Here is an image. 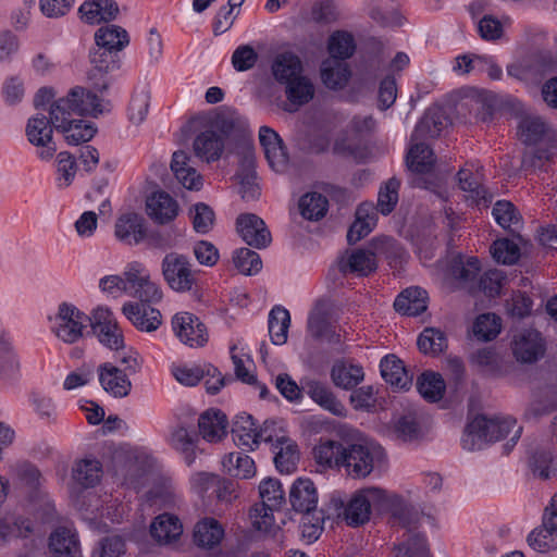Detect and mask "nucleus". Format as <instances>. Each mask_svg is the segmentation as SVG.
Instances as JSON below:
<instances>
[{
    "mask_svg": "<svg viewBox=\"0 0 557 557\" xmlns=\"http://www.w3.org/2000/svg\"><path fill=\"white\" fill-rule=\"evenodd\" d=\"M373 508L389 512L404 528H413L418 520V512L400 495L377 486L356 491L345 506L344 520L354 528L363 525Z\"/></svg>",
    "mask_w": 557,
    "mask_h": 557,
    "instance_id": "obj_1",
    "label": "nucleus"
},
{
    "mask_svg": "<svg viewBox=\"0 0 557 557\" xmlns=\"http://www.w3.org/2000/svg\"><path fill=\"white\" fill-rule=\"evenodd\" d=\"M512 431L511 446L517 443L522 432V428L517 426L513 418L476 416L467 424L461 437V445L469 451L480 450L487 443L500 441Z\"/></svg>",
    "mask_w": 557,
    "mask_h": 557,
    "instance_id": "obj_2",
    "label": "nucleus"
},
{
    "mask_svg": "<svg viewBox=\"0 0 557 557\" xmlns=\"http://www.w3.org/2000/svg\"><path fill=\"white\" fill-rule=\"evenodd\" d=\"M51 124L57 131H61L75 120L74 115L90 114L97 116L102 113L100 99L97 95L85 90L83 87L71 89L66 97L60 98L50 106Z\"/></svg>",
    "mask_w": 557,
    "mask_h": 557,
    "instance_id": "obj_3",
    "label": "nucleus"
},
{
    "mask_svg": "<svg viewBox=\"0 0 557 557\" xmlns=\"http://www.w3.org/2000/svg\"><path fill=\"white\" fill-rule=\"evenodd\" d=\"M397 249L396 242L389 237L374 238L369 249H356L346 251L338 259V270L343 274L352 273L358 276H367L376 270V257H389V250Z\"/></svg>",
    "mask_w": 557,
    "mask_h": 557,
    "instance_id": "obj_4",
    "label": "nucleus"
},
{
    "mask_svg": "<svg viewBox=\"0 0 557 557\" xmlns=\"http://www.w3.org/2000/svg\"><path fill=\"white\" fill-rule=\"evenodd\" d=\"M385 458L383 447L369 438H360L345 448L343 466L354 479L367 478Z\"/></svg>",
    "mask_w": 557,
    "mask_h": 557,
    "instance_id": "obj_5",
    "label": "nucleus"
},
{
    "mask_svg": "<svg viewBox=\"0 0 557 557\" xmlns=\"http://www.w3.org/2000/svg\"><path fill=\"white\" fill-rule=\"evenodd\" d=\"M125 294L138 298L141 302H158L163 293L158 283L151 280L147 267L139 262H129L123 272Z\"/></svg>",
    "mask_w": 557,
    "mask_h": 557,
    "instance_id": "obj_6",
    "label": "nucleus"
},
{
    "mask_svg": "<svg viewBox=\"0 0 557 557\" xmlns=\"http://www.w3.org/2000/svg\"><path fill=\"white\" fill-rule=\"evenodd\" d=\"M161 272L169 287L177 293L190 292L197 284V271L183 253H166L161 261Z\"/></svg>",
    "mask_w": 557,
    "mask_h": 557,
    "instance_id": "obj_7",
    "label": "nucleus"
},
{
    "mask_svg": "<svg viewBox=\"0 0 557 557\" xmlns=\"http://www.w3.org/2000/svg\"><path fill=\"white\" fill-rule=\"evenodd\" d=\"M89 322L90 315L85 314L71 304L63 302L58 308L53 332L64 343L73 344L83 337V332Z\"/></svg>",
    "mask_w": 557,
    "mask_h": 557,
    "instance_id": "obj_8",
    "label": "nucleus"
},
{
    "mask_svg": "<svg viewBox=\"0 0 557 557\" xmlns=\"http://www.w3.org/2000/svg\"><path fill=\"white\" fill-rule=\"evenodd\" d=\"M517 134L525 145L545 144L550 148H557L556 131L536 114L521 116Z\"/></svg>",
    "mask_w": 557,
    "mask_h": 557,
    "instance_id": "obj_9",
    "label": "nucleus"
},
{
    "mask_svg": "<svg viewBox=\"0 0 557 557\" xmlns=\"http://www.w3.org/2000/svg\"><path fill=\"white\" fill-rule=\"evenodd\" d=\"M92 333L99 342L110 349H120L123 347L124 339L122 331L115 321L113 313L106 307L96 308L89 322Z\"/></svg>",
    "mask_w": 557,
    "mask_h": 557,
    "instance_id": "obj_10",
    "label": "nucleus"
},
{
    "mask_svg": "<svg viewBox=\"0 0 557 557\" xmlns=\"http://www.w3.org/2000/svg\"><path fill=\"white\" fill-rule=\"evenodd\" d=\"M145 210L154 224L168 225L177 218L180 205L170 194L157 189L146 196Z\"/></svg>",
    "mask_w": 557,
    "mask_h": 557,
    "instance_id": "obj_11",
    "label": "nucleus"
},
{
    "mask_svg": "<svg viewBox=\"0 0 557 557\" xmlns=\"http://www.w3.org/2000/svg\"><path fill=\"white\" fill-rule=\"evenodd\" d=\"M236 231L240 238L256 249L267 248L272 236L265 222L255 213H242L236 218Z\"/></svg>",
    "mask_w": 557,
    "mask_h": 557,
    "instance_id": "obj_12",
    "label": "nucleus"
},
{
    "mask_svg": "<svg viewBox=\"0 0 557 557\" xmlns=\"http://www.w3.org/2000/svg\"><path fill=\"white\" fill-rule=\"evenodd\" d=\"M172 329L180 341L190 347L203 346L208 341L206 325L189 312L176 313L172 319Z\"/></svg>",
    "mask_w": 557,
    "mask_h": 557,
    "instance_id": "obj_13",
    "label": "nucleus"
},
{
    "mask_svg": "<svg viewBox=\"0 0 557 557\" xmlns=\"http://www.w3.org/2000/svg\"><path fill=\"white\" fill-rule=\"evenodd\" d=\"M411 146L406 157L408 170L414 174H449L451 169H447L442 163H436L432 149L420 140L411 141Z\"/></svg>",
    "mask_w": 557,
    "mask_h": 557,
    "instance_id": "obj_14",
    "label": "nucleus"
},
{
    "mask_svg": "<svg viewBox=\"0 0 557 557\" xmlns=\"http://www.w3.org/2000/svg\"><path fill=\"white\" fill-rule=\"evenodd\" d=\"M258 138L270 168L283 172L288 163V153L281 136L270 126L263 125L259 128Z\"/></svg>",
    "mask_w": 557,
    "mask_h": 557,
    "instance_id": "obj_15",
    "label": "nucleus"
},
{
    "mask_svg": "<svg viewBox=\"0 0 557 557\" xmlns=\"http://www.w3.org/2000/svg\"><path fill=\"white\" fill-rule=\"evenodd\" d=\"M115 238L128 246H137L147 237L145 218L137 212H125L114 223Z\"/></svg>",
    "mask_w": 557,
    "mask_h": 557,
    "instance_id": "obj_16",
    "label": "nucleus"
},
{
    "mask_svg": "<svg viewBox=\"0 0 557 557\" xmlns=\"http://www.w3.org/2000/svg\"><path fill=\"white\" fill-rule=\"evenodd\" d=\"M116 53L112 50L96 46L90 51V69L88 70V79L92 86L103 91L108 88L109 82L107 74L117 66Z\"/></svg>",
    "mask_w": 557,
    "mask_h": 557,
    "instance_id": "obj_17",
    "label": "nucleus"
},
{
    "mask_svg": "<svg viewBox=\"0 0 557 557\" xmlns=\"http://www.w3.org/2000/svg\"><path fill=\"white\" fill-rule=\"evenodd\" d=\"M53 127L51 120L44 114H37L27 122L26 136L32 145L42 148L39 152L41 159L51 158L57 150L52 140Z\"/></svg>",
    "mask_w": 557,
    "mask_h": 557,
    "instance_id": "obj_18",
    "label": "nucleus"
},
{
    "mask_svg": "<svg viewBox=\"0 0 557 557\" xmlns=\"http://www.w3.org/2000/svg\"><path fill=\"white\" fill-rule=\"evenodd\" d=\"M545 342L533 329L523 330L515 336L512 350L518 361L533 363L545 354Z\"/></svg>",
    "mask_w": 557,
    "mask_h": 557,
    "instance_id": "obj_19",
    "label": "nucleus"
},
{
    "mask_svg": "<svg viewBox=\"0 0 557 557\" xmlns=\"http://www.w3.org/2000/svg\"><path fill=\"white\" fill-rule=\"evenodd\" d=\"M145 304L126 302L122 312L137 330L153 332L162 324V315L158 309Z\"/></svg>",
    "mask_w": 557,
    "mask_h": 557,
    "instance_id": "obj_20",
    "label": "nucleus"
},
{
    "mask_svg": "<svg viewBox=\"0 0 557 557\" xmlns=\"http://www.w3.org/2000/svg\"><path fill=\"white\" fill-rule=\"evenodd\" d=\"M377 210L371 201L361 202L355 212V220L347 232V240L356 244L368 236L376 226Z\"/></svg>",
    "mask_w": 557,
    "mask_h": 557,
    "instance_id": "obj_21",
    "label": "nucleus"
},
{
    "mask_svg": "<svg viewBox=\"0 0 557 557\" xmlns=\"http://www.w3.org/2000/svg\"><path fill=\"white\" fill-rule=\"evenodd\" d=\"M98 376L102 388L115 398L126 397L132 389V383L127 374L112 363L100 364Z\"/></svg>",
    "mask_w": 557,
    "mask_h": 557,
    "instance_id": "obj_22",
    "label": "nucleus"
},
{
    "mask_svg": "<svg viewBox=\"0 0 557 557\" xmlns=\"http://www.w3.org/2000/svg\"><path fill=\"white\" fill-rule=\"evenodd\" d=\"M193 149L201 164L215 162L224 151V138L211 129L201 132L194 139Z\"/></svg>",
    "mask_w": 557,
    "mask_h": 557,
    "instance_id": "obj_23",
    "label": "nucleus"
},
{
    "mask_svg": "<svg viewBox=\"0 0 557 557\" xmlns=\"http://www.w3.org/2000/svg\"><path fill=\"white\" fill-rule=\"evenodd\" d=\"M302 71L304 66L300 58L290 50L277 52L272 59V75L282 85L301 75Z\"/></svg>",
    "mask_w": 557,
    "mask_h": 557,
    "instance_id": "obj_24",
    "label": "nucleus"
},
{
    "mask_svg": "<svg viewBox=\"0 0 557 557\" xmlns=\"http://www.w3.org/2000/svg\"><path fill=\"white\" fill-rule=\"evenodd\" d=\"M81 18L91 25L116 18L119 5L114 0H87L78 9Z\"/></svg>",
    "mask_w": 557,
    "mask_h": 557,
    "instance_id": "obj_25",
    "label": "nucleus"
},
{
    "mask_svg": "<svg viewBox=\"0 0 557 557\" xmlns=\"http://www.w3.org/2000/svg\"><path fill=\"white\" fill-rule=\"evenodd\" d=\"M289 502L293 509L300 513H309L317 508L318 493L309 479H298L292 485Z\"/></svg>",
    "mask_w": 557,
    "mask_h": 557,
    "instance_id": "obj_26",
    "label": "nucleus"
},
{
    "mask_svg": "<svg viewBox=\"0 0 557 557\" xmlns=\"http://www.w3.org/2000/svg\"><path fill=\"white\" fill-rule=\"evenodd\" d=\"M306 394L324 410L334 416L342 417L346 413V408L339 401L332 391L323 383L314 380L307 381L302 385Z\"/></svg>",
    "mask_w": 557,
    "mask_h": 557,
    "instance_id": "obj_27",
    "label": "nucleus"
},
{
    "mask_svg": "<svg viewBox=\"0 0 557 557\" xmlns=\"http://www.w3.org/2000/svg\"><path fill=\"white\" fill-rule=\"evenodd\" d=\"M199 434L210 443L220 442L226 435L227 419L220 410L205 411L198 420Z\"/></svg>",
    "mask_w": 557,
    "mask_h": 557,
    "instance_id": "obj_28",
    "label": "nucleus"
},
{
    "mask_svg": "<svg viewBox=\"0 0 557 557\" xmlns=\"http://www.w3.org/2000/svg\"><path fill=\"white\" fill-rule=\"evenodd\" d=\"M381 375L386 383L391 384L397 389H408L412 383V375H410L403 361L395 355L385 356L380 363Z\"/></svg>",
    "mask_w": 557,
    "mask_h": 557,
    "instance_id": "obj_29",
    "label": "nucleus"
},
{
    "mask_svg": "<svg viewBox=\"0 0 557 557\" xmlns=\"http://www.w3.org/2000/svg\"><path fill=\"white\" fill-rule=\"evenodd\" d=\"M345 448L341 442L321 440L313 448V459L322 469L342 467Z\"/></svg>",
    "mask_w": 557,
    "mask_h": 557,
    "instance_id": "obj_30",
    "label": "nucleus"
},
{
    "mask_svg": "<svg viewBox=\"0 0 557 557\" xmlns=\"http://www.w3.org/2000/svg\"><path fill=\"white\" fill-rule=\"evenodd\" d=\"M428 293L420 287H409L401 292L394 301L397 312L416 317L426 310Z\"/></svg>",
    "mask_w": 557,
    "mask_h": 557,
    "instance_id": "obj_31",
    "label": "nucleus"
},
{
    "mask_svg": "<svg viewBox=\"0 0 557 557\" xmlns=\"http://www.w3.org/2000/svg\"><path fill=\"white\" fill-rule=\"evenodd\" d=\"M151 536L160 544H170L183 533V525L176 516L159 515L150 525Z\"/></svg>",
    "mask_w": 557,
    "mask_h": 557,
    "instance_id": "obj_32",
    "label": "nucleus"
},
{
    "mask_svg": "<svg viewBox=\"0 0 557 557\" xmlns=\"http://www.w3.org/2000/svg\"><path fill=\"white\" fill-rule=\"evenodd\" d=\"M223 537L224 529L214 518H203L195 524L194 541L199 547L214 548Z\"/></svg>",
    "mask_w": 557,
    "mask_h": 557,
    "instance_id": "obj_33",
    "label": "nucleus"
},
{
    "mask_svg": "<svg viewBox=\"0 0 557 557\" xmlns=\"http://www.w3.org/2000/svg\"><path fill=\"white\" fill-rule=\"evenodd\" d=\"M350 74L349 66L343 61L329 58L321 64V79L330 89H343L347 85Z\"/></svg>",
    "mask_w": 557,
    "mask_h": 557,
    "instance_id": "obj_34",
    "label": "nucleus"
},
{
    "mask_svg": "<svg viewBox=\"0 0 557 557\" xmlns=\"http://www.w3.org/2000/svg\"><path fill=\"white\" fill-rule=\"evenodd\" d=\"M284 85L286 98L289 101V104L294 107L293 109H288V111H295L313 99L314 86L311 79L304 74L293 78Z\"/></svg>",
    "mask_w": 557,
    "mask_h": 557,
    "instance_id": "obj_35",
    "label": "nucleus"
},
{
    "mask_svg": "<svg viewBox=\"0 0 557 557\" xmlns=\"http://www.w3.org/2000/svg\"><path fill=\"white\" fill-rule=\"evenodd\" d=\"M299 460L297 445L289 438L282 435L274 444V462L281 473H290L296 469Z\"/></svg>",
    "mask_w": 557,
    "mask_h": 557,
    "instance_id": "obj_36",
    "label": "nucleus"
},
{
    "mask_svg": "<svg viewBox=\"0 0 557 557\" xmlns=\"http://www.w3.org/2000/svg\"><path fill=\"white\" fill-rule=\"evenodd\" d=\"M95 41L96 46L119 52L128 45L129 37L123 27L108 24L97 29Z\"/></svg>",
    "mask_w": 557,
    "mask_h": 557,
    "instance_id": "obj_37",
    "label": "nucleus"
},
{
    "mask_svg": "<svg viewBox=\"0 0 557 557\" xmlns=\"http://www.w3.org/2000/svg\"><path fill=\"white\" fill-rule=\"evenodd\" d=\"M50 549L57 557H76L79 554V543L74 531L59 528L50 536Z\"/></svg>",
    "mask_w": 557,
    "mask_h": 557,
    "instance_id": "obj_38",
    "label": "nucleus"
},
{
    "mask_svg": "<svg viewBox=\"0 0 557 557\" xmlns=\"http://www.w3.org/2000/svg\"><path fill=\"white\" fill-rule=\"evenodd\" d=\"M232 434L234 442L243 447L253 449L258 446V428L250 414L237 416Z\"/></svg>",
    "mask_w": 557,
    "mask_h": 557,
    "instance_id": "obj_39",
    "label": "nucleus"
},
{
    "mask_svg": "<svg viewBox=\"0 0 557 557\" xmlns=\"http://www.w3.org/2000/svg\"><path fill=\"white\" fill-rule=\"evenodd\" d=\"M225 472L234 478L250 479L256 474L255 461L243 453H230L222 460Z\"/></svg>",
    "mask_w": 557,
    "mask_h": 557,
    "instance_id": "obj_40",
    "label": "nucleus"
},
{
    "mask_svg": "<svg viewBox=\"0 0 557 557\" xmlns=\"http://www.w3.org/2000/svg\"><path fill=\"white\" fill-rule=\"evenodd\" d=\"M444 128V115L440 110H429L417 124L411 141L440 136Z\"/></svg>",
    "mask_w": 557,
    "mask_h": 557,
    "instance_id": "obj_41",
    "label": "nucleus"
},
{
    "mask_svg": "<svg viewBox=\"0 0 557 557\" xmlns=\"http://www.w3.org/2000/svg\"><path fill=\"white\" fill-rule=\"evenodd\" d=\"M269 334L274 345H283L287 341L290 315L287 309L275 306L269 313Z\"/></svg>",
    "mask_w": 557,
    "mask_h": 557,
    "instance_id": "obj_42",
    "label": "nucleus"
},
{
    "mask_svg": "<svg viewBox=\"0 0 557 557\" xmlns=\"http://www.w3.org/2000/svg\"><path fill=\"white\" fill-rule=\"evenodd\" d=\"M417 344L424 355L436 356L447 349L448 341L446 334L440 329L425 327L419 335Z\"/></svg>",
    "mask_w": 557,
    "mask_h": 557,
    "instance_id": "obj_43",
    "label": "nucleus"
},
{
    "mask_svg": "<svg viewBox=\"0 0 557 557\" xmlns=\"http://www.w3.org/2000/svg\"><path fill=\"white\" fill-rule=\"evenodd\" d=\"M332 380L338 387L350 389L363 380V369L357 364L338 362L332 368Z\"/></svg>",
    "mask_w": 557,
    "mask_h": 557,
    "instance_id": "obj_44",
    "label": "nucleus"
},
{
    "mask_svg": "<svg viewBox=\"0 0 557 557\" xmlns=\"http://www.w3.org/2000/svg\"><path fill=\"white\" fill-rule=\"evenodd\" d=\"M327 50L332 59L339 61L349 59L356 50L354 36L345 30L334 32L329 38Z\"/></svg>",
    "mask_w": 557,
    "mask_h": 557,
    "instance_id": "obj_45",
    "label": "nucleus"
},
{
    "mask_svg": "<svg viewBox=\"0 0 557 557\" xmlns=\"http://www.w3.org/2000/svg\"><path fill=\"white\" fill-rule=\"evenodd\" d=\"M400 181L395 176L384 182L377 193L375 209L383 215L391 214L398 203Z\"/></svg>",
    "mask_w": 557,
    "mask_h": 557,
    "instance_id": "obj_46",
    "label": "nucleus"
},
{
    "mask_svg": "<svg viewBox=\"0 0 557 557\" xmlns=\"http://www.w3.org/2000/svg\"><path fill=\"white\" fill-rule=\"evenodd\" d=\"M102 475V466L97 459L78 461L73 469V479L83 487L95 486Z\"/></svg>",
    "mask_w": 557,
    "mask_h": 557,
    "instance_id": "obj_47",
    "label": "nucleus"
},
{
    "mask_svg": "<svg viewBox=\"0 0 557 557\" xmlns=\"http://www.w3.org/2000/svg\"><path fill=\"white\" fill-rule=\"evenodd\" d=\"M445 382L441 374L434 372L422 373L417 381L420 395L429 401H438L445 392Z\"/></svg>",
    "mask_w": 557,
    "mask_h": 557,
    "instance_id": "obj_48",
    "label": "nucleus"
},
{
    "mask_svg": "<svg viewBox=\"0 0 557 557\" xmlns=\"http://www.w3.org/2000/svg\"><path fill=\"white\" fill-rule=\"evenodd\" d=\"M171 445L184 455L187 465L196 458L195 448L198 437L184 426H177L171 434Z\"/></svg>",
    "mask_w": 557,
    "mask_h": 557,
    "instance_id": "obj_49",
    "label": "nucleus"
},
{
    "mask_svg": "<svg viewBox=\"0 0 557 557\" xmlns=\"http://www.w3.org/2000/svg\"><path fill=\"white\" fill-rule=\"evenodd\" d=\"M299 210L306 220L318 221L327 211V200L321 194L307 193L299 200Z\"/></svg>",
    "mask_w": 557,
    "mask_h": 557,
    "instance_id": "obj_50",
    "label": "nucleus"
},
{
    "mask_svg": "<svg viewBox=\"0 0 557 557\" xmlns=\"http://www.w3.org/2000/svg\"><path fill=\"white\" fill-rule=\"evenodd\" d=\"M481 270L480 261L476 257H461L455 259L451 264V274L465 286L472 284Z\"/></svg>",
    "mask_w": 557,
    "mask_h": 557,
    "instance_id": "obj_51",
    "label": "nucleus"
},
{
    "mask_svg": "<svg viewBox=\"0 0 557 557\" xmlns=\"http://www.w3.org/2000/svg\"><path fill=\"white\" fill-rule=\"evenodd\" d=\"M276 508H269L263 503L255 505L249 511L252 527L264 534H274L278 529L275 525L273 511Z\"/></svg>",
    "mask_w": 557,
    "mask_h": 557,
    "instance_id": "obj_52",
    "label": "nucleus"
},
{
    "mask_svg": "<svg viewBox=\"0 0 557 557\" xmlns=\"http://www.w3.org/2000/svg\"><path fill=\"white\" fill-rule=\"evenodd\" d=\"M233 262L235 268L244 275H255L262 269L259 253L245 247L234 251Z\"/></svg>",
    "mask_w": 557,
    "mask_h": 557,
    "instance_id": "obj_53",
    "label": "nucleus"
},
{
    "mask_svg": "<svg viewBox=\"0 0 557 557\" xmlns=\"http://www.w3.org/2000/svg\"><path fill=\"white\" fill-rule=\"evenodd\" d=\"M65 140L71 145H79L89 141L96 134V127L92 123L84 120H73L61 129Z\"/></svg>",
    "mask_w": 557,
    "mask_h": 557,
    "instance_id": "obj_54",
    "label": "nucleus"
},
{
    "mask_svg": "<svg viewBox=\"0 0 557 557\" xmlns=\"http://www.w3.org/2000/svg\"><path fill=\"white\" fill-rule=\"evenodd\" d=\"M528 543L532 549L539 553L557 549V531L541 524L529 534Z\"/></svg>",
    "mask_w": 557,
    "mask_h": 557,
    "instance_id": "obj_55",
    "label": "nucleus"
},
{
    "mask_svg": "<svg viewBox=\"0 0 557 557\" xmlns=\"http://www.w3.org/2000/svg\"><path fill=\"white\" fill-rule=\"evenodd\" d=\"M182 236L183 230L172 225L166 230L147 233L145 240L151 248L165 250L175 247Z\"/></svg>",
    "mask_w": 557,
    "mask_h": 557,
    "instance_id": "obj_56",
    "label": "nucleus"
},
{
    "mask_svg": "<svg viewBox=\"0 0 557 557\" xmlns=\"http://www.w3.org/2000/svg\"><path fill=\"white\" fill-rule=\"evenodd\" d=\"M394 432L398 440L406 443L422 437V428L413 413H407L398 418L394 425Z\"/></svg>",
    "mask_w": 557,
    "mask_h": 557,
    "instance_id": "obj_57",
    "label": "nucleus"
},
{
    "mask_svg": "<svg viewBox=\"0 0 557 557\" xmlns=\"http://www.w3.org/2000/svg\"><path fill=\"white\" fill-rule=\"evenodd\" d=\"M459 187L475 205L487 206L492 201L493 194L479 182L478 176H459Z\"/></svg>",
    "mask_w": 557,
    "mask_h": 557,
    "instance_id": "obj_58",
    "label": "nucleus"
},
{
    "mask_svg": "<svg viewBox=\"0 0 557 557\" xmlns=\"http://www.w3.org/2000/svg\"><path fill=\"white\" fill-rule=\"evenodd\" d=\"M194 230L199 234L209 233L214 225V211L205 202H198L190 209Z\"/></svg>",
    "mask_w": 557,
    "mask_h": 557,
    "instance_id": "obj_59",
    "label": "nucleus"
},
{
    "mask_svg": "<svg viewBox=\"0 0 557 557\" xmlns=\"http://www.w3.org/2000/svg\"><path fill=\"white\" fill-rule=\"evenodd\" d=\"M500 332V319L493 313H484L476 318L473 334L479 339L491 341Z\"/></svg>",
    "mask_w": 557,
    "mask_h": 557,
    "instance_id": "obj_60",
    "label": "nucleus"
},
{
    "mask_svg": "<svg viewBox=\"0 0 557 557\" xmlns=\"http://www.w3.org/2000/svg\"><path fill=\"white\" fill-rule=\"evenodd\" d=\"M261 503L269 508H280L284 502V492L278 480L264 479L259 485Z\"/></svg>",
    "mask_w": 557,
    "mask_h": 557,
    "instance_id": "obj_61",
    "label": "nucleus"
},
{
    "mask_svg": "<svg viewBox=\"0 0 557 557\" xmlns=\"http://www.w3.org/2000/svg\"><path fill=\"white\" fill-rule=\"evenodd\" d=\"M520 170L524 172H549L552 168V159L547 151L536 150L523 153Z\"/></svg>",
    "mask_w": 557,
    "mask_h": 557,
    "instance_id": "obj_62",
    "label": "nucleus"
},
{
    "mask_svg": "<svg viewBox=\"0 0 557 557\" xmlns=\"http://www.w3.org/2000/svg\"><path fill=\"white\" fill-rule=\"evenodd\" d=\"M201 165L196 154L191 157L184 150L174 151L170 163V168L174 174H198L200 171H203Z\"/></svg>",
    "mask_w": 557,
    "mask_h": 557,
    "instance_id": "obj_63",
    "label": "nucleus"
},
{
    "mask_svg": "<svg viewBox=\"0 0 557 557\" xmlns=\"http://www.w3.org/2000/svg\"><path fill=\"white\" fill-rule=\"evenodd\" d=\"M395 557H429L425 537L418 533L409 535L396 546Z\"/></svg>",
    "mask_w": 557,
    "mask_h": 557,
    "instance_id": "obj_64",
    "label": "nucleus"
}]
</instances>
